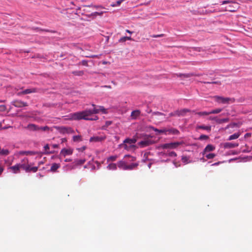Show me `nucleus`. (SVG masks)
<instances>
[{
	"instance_id": "6ab92c4d",
	"label": "nucleus",
	"mask_w": 252,
	"mask_h": 252,
	"mask_svg": "<svg viewBox=\"0 0 252 252\" xmlns=\"http://www.w3.org/2000/svg\"><path fill=\"white\" fill-rule=\"evenodd\" d=\"M150 144V142L148 140L141 141L138 143V145L141 147H146L147 146H149Z\"/></svg>"
},
{
	"instance_id": "1a4fd4ad",
	"label": "nucleus",
	"mask_w": 252,
	"mask_h": 252,
	"mask_svg": "<svg viewBox=\"0 0 252 252\" xmlns=\"http://www.w3.org/2000/svg\"><path fill=\"white\" fill-rule=\"evenodd\" d=\"M37 92V89L36 88H32V89H28L25 90L24 91L19 92L18 93V95H21L23 94H29L31 93H36Z\"/></svg>"
},
{
	"instance_id": "de8ad7c7",
	"label": "nucleus",
	"mask_w": 252,
	"mask_h": 252,
	"mask_svg": "<svg viewBox=\"0 0 252 252\" xmlns=\"http://www.w3.org/2000/svg\"><path fill=\"white\" fill-rule=\"evenodd\" d=\"M125 158H130V161H134L136 160V158L135 157H131L129 155H126L125 156Z\"/></svg>"
},
{
	"instance_id": "603ef678",
	"label": "nucleus",
	"mask_w": 252,
	"mask_h": 252,
	"mask_svg": "<svg viewBox=\"0 0 252 252\" xmlns=\"http://www.w3.org/2000/svg\"><path fill=\"white\" fill-rule=\"evenodd\" d=\"M103 13V12H95L92 14L93 15L96 16V15H99L101 16Z\"/></svg>"
},
{
	"instance_id": "6e6552de",
	"label": "nucleus",
	"mask_w": 252,
	"mask_h": 252,
	"mask_svg": "<svg viewBox=\"0 0 252 252\" xmlns=\"http://www.w3.org/2000/svg\"><path fill=\"white\" fill-rule=\"evenodd\" d=\"M12 104L14 106H15L16 107H18V108L28 106V103L27 102L22 101L21 100H18L13 101L12 102Z\"/></svg>"
},
{
	"instance_id": "37998d69",
	"label": "nucleus",
	"mask_w": 252,
	"mask_h": 252,
	"mask_svg": "<svg viewBox=\"0 0 252 252\" xmlns=\"http://www.w3.org/2000/svg\"><path fill=\"white\" fill-rule=\"evenodd\" d=\"M6 107L4 105H0V112H4L6 110Z\"/></svg>"
},
{
	"instance_id": "f03ea898",
	"label": "nucleus",
	"mask_w": 252,
	"mask_h": 252,
	"mask_svg": "<svg viewBox=\"0 0 252 252\" xmlns=\"http://www.w3.org/2000/svg\"><path fill=\"white\" fill-rule=\"evenodd\" d=\"M88 114L89 112L87 110L75 112L69 115V119L77 121L81 120L94 121L98 119V117L96 116H94V117H89Z\"/></svg>"
},
{
	"instance_id": "49530a36",
	"label": "nucleus",
	"mask_w": 252,
	"mask_h": 252,
	"mask_svg": "<svg viewBox=\"0 0 252 252\" xmlns=\"http://www.w3.org/2000/svg\"><path fill=\"white\" fill-rule=\"evenodd\" d=\"M164 36V34H157V35H151V37H153V38H157V37H163Z\"/></svg>"
},
{
	"instance_id": "4d7b16f0",
	"label": "nucleus",
	"mask_w": 252,
	"mask_h": 252,
	"mask_svg": "<svg viewBox=\"0 0 252 252\" xmlns=\"http://www.w3.org/2000/svg\"><path fill=\"white\" fill-rule=\"evenodd\" d=\"M3 170H4L3 167L2 165H0V176L3 172Z\"/></svg>"
},
{
	"instance_id": "052dcab7",
	"label": "nucleus",
	"mask_w": 252,
	"mask_h": 252,
	"mask_svg": "<svg viewBox=\"0 0 252 252\" xmlns=\"http://www.w3.org/2000/svg\"><path fill=\"white\" fill-rule=\"evenodd\" d=\"M231 1H229V0H224L222 2V4H226V3H230Z\"/></svg>"
},
{
	"instance_id": "a211bd4d",
	"label": "nucleus",
	"mask_w": 252,
	"mask_h": 252,
	"mask_svg": "<svg viewBox=\"0 0 252 252\" xmlns=\"http://www.w3.org/2000/svg\"><path fill=\"white\" fill-rule=\"evenodd\" d=\"M138 163H132L129 165L127 164L126 170H133V169L136 168L138 166Z\"/></svg>"
},
{
	"instance_id": "c03bdc74",
	"label": "nucleus",
	"mask_w": 252,
	"mask_h": 252,
	"mask_svg": "<svg viewBox=\"0 0 252 252\" xmlns=\"http://www.w3.org/2000/svg\"><path fill=\"white\" fill-rule=\"evenodd\" d=\"M208 136L207 135H201L199 137V139L200 140H204V139H207L208 138Z\"/></svg>"
},
{
	"instance_id": "79ce46f5",
	"label": "nucleus",
	"mask_w": 252,
	"mask_h": 252,
	"mask_svg": "<svg viewBox=\"0 0 252 252\" xmlns=\"http://www.w3.org/2000/svg\"><path fill=\"white\" fill-rule=\"evenodd\" d=\"M23 154L26 155H34L36 154V153L35 152H33V151H25V152H23Z\"/></svg>"
},
{
	"instance_id": "20e7f679",
	"label": "nucleus",
	"mask_w": 252,
	"mask_h": 252,
	"mask_svg": "<svg viewBox=\"0 0 252 252\" xmlns=\"http://www.w3.org/2000/svg\"><path fill=\"white\" fill-rule=\"evenodd\" d=\"M213 98L216 102L222 104H229L230 103H233L235 101L234 98L224 97L219 95L213 96Z\"/></svg>"
},
{
	"instance_id": "4468645a",
	"label": "nucleus",
	"mask_w": 252,
	"mask_h": 252,
	"mask_svg": "<svg viewBox=\"0 0 252 252\" xmlns=\"http://www.w3.org/2000/svg\"><path fill=\"white\" fill-rule=\"evenodd\" d=\"M215 149V147L212 145H208L204 149L203 154L204 155L205 153L209 152L214 151Z\"/></svg>"
},
{
	"instance_id": "0e129e2a",
	"label": "nucleus",
	"mask_w": 252,
	"mask_h": 252,
	"mask_svg": "<svg viewBox=\"0 0 252 252\" xmlns=\"http://www.w3.org/2000/svg\"><path fill=\"white\" fill-rule=\"evenodd\" d=\"M61 140H62V143L65 142H66V141H67L66 139V138H62V139H61Z\"/></svg>"
},
{
	"instance_id": "774afa93",
	"label": "nucleus",
	"mask_w": 252,
	"mask_h": 252,
	"mask_svg": "<svg viewBox=\"0 0 252 252\" xmlns=\"http://www.w3.org/2000/svg\"><path fill=\"white\" fill-rule=\"evenodd\" d=\"M126 32H128V33H130V34H131V33H132V32L130 31H129V30H126Z\"/></svg>"
},
{
	"instance_id": "4be33fe9",
	"label": "nucleus",
	"mask_w": 252,
	"mask_h": 252,
	"mask_svg": "<svg viewBox=\"0 0 252 252\" xmlns=\"http://www.w3.org/2000/svg\"><path fill=\"white\" fill-rule=\"evenodd\" d=\"M60 167V164L54 163L53 164H52L50 170L52 172H55Z\"/></svg>"
},
{
	"instance_id": "69168bd1",
	"label": "nucleus",
	"mask_w": 252,
	"mask_h": 252,
	"mask_svg": "<svg viewBox=\"0 0 252 252\" xmlns=\"http://www.w3.org/2000/svg\"><path fill=\"white\" fill-rule=\"evenodd\" d=\"M220 162H216L212 164L213 166L218 165L220 164Z\"/></svg>"
},
{
	"instance_id": "f704fd0d",
	"label": "nucleus",
	"mask_w": 252,
	"mask_h": 252,
	"mask_svg": "<svg viewBox=\"0 0 252 252\" xmlns=\"http://www.w3.org/2000/svg\"><path fill=\"white\" fill-rule=\"evenodd\" d=\"M199 116H207L210 115V112H199L195 113Z\"/></svg>"
},
{
	"instance_id": "4c0bfd02",
	"label": "nucleus",
	"mask_w": 252,
	"mask_h": 252,
	"mask_svg": "<svg viewBox=\"0 0 252 252\" xmlns=\"http://www.w3.org/2000/svg\"><path fill=\"white\" fill-rule=\"evenodd\" d=\"M169 116L170 117H173V116H179V112L178 110H176L173 112H171L169 114Z\"/></svg>"
},
{
	"instance_id": "58836bf2",
	"label": "nucleus",
	"mask_w": 252,
	"mask_h": 252,
	"mask_svg": "<svg viewBox=\"0 0 252 252\" xmlns=\"http://www.w3.org/2000/svg\"><path fill=\"white\" fill-rule=\"evenodd\" d=\"M99 112L101 111L103 114L107 113V109H106L103 106H99Z\"/></svg>"
},
{
	"instance_id": "cd10ccee",
	"label": "nucleus",
	"mask_w": 252,
	"mask_h": 252,
	"mask_svg": "<svg viewBox=\"0 0 252 252\" xmlns=\"http://www.w3.org/2000/svg\"><path fill=\"white\" fill-rule=\"evenodd\" d=\"M127 40H132V39L130 36H124V37H121L119 40V42H124L126 41Z\"/></svg>"
},
{
	"instance_id": "0eeeda50",
	"label": "nucleus",
	"mask_w": 252,
	"mask_h": 252,
	"mask_svg": "<svg viewBox=\"0 0 252 252\" xmlns=\"http://www.w3.org/2000/svg\"><path fill=\"white\" fill-rule=\"evenodd\" d=\"M106 138L105 135L94 136L90 138V141L94 142H101L104 140Z\"/></svg>"
},
{
	"instance_id": "ddd939ff",
	"label": "nucleus",
	"mask_w": 252,
	"mask_h": 252,
	"mask_svg": "<svg viewBox=\"0 0 252 252\" xmlns=\"http://www.w3.org/2000/svg\"><path fill=\"white\" fill-rule=\"evenodd\" d=\"M26 128L30 131H39V126L32 124L28 125Z\"/></svg>"
},
{
	"instance_id": "680f3d73",
	"label": "nucleus",
	"mask_w": 252,
	"mask_h": 252,
	"mask_svg": "<svg viewBox=\"0 0 252 252\" xmlns=\"http://www.w3.org/2000/svg\"><path fill=\"white\" fill-rule=\"evenodd\" d=\"M216 119H217L216 117H210L209 118V119L210 120H215L216 121Z\"/></svg>"
},
{
	"instance_id": "412c9836",
	"label": "nucleus",
	"mask_w": 252,
	"mask_h": 252,
	"mask_svg": "<svg viewBox=\"0 0 252 252\" xmlns=\"http://www.w3.org/2000/svg\"><path fill=\"white\" fill-rule=\"evenodd\" d=\"M140 111L136 110L133 111L131 113V116L133 119H136L138 116L140 115Z\"/></svg>"
},
{
	"instance_id": "864d4df0",
	"label": "nucleus",
	"mask_w": 252,
	"mask_h": 252,
	"mask_svg": "<svg viewBox=\"0 0 252 252\" xmlns=\"http://www.w3.org/2000/svg\"><path fill=\"white\" fill-rule=\"evenodd\" d=\"M153 115H158V116L164 115V114L163 113L159 112H155L153 113Z\"/></svg>"
},
{
	"instance_id": "7ed1b4c3",
	"label": "nucleus",
	"mask_w": 252,
	"mask_h": 252,
	"mask_svg": "<svg viewBox=\"0 0 252 252\" xmlns=\"http://www.w3.org/2000/svg\"><path fill=\"white\" fill-rule=\"evenodd\" d=\"M136 142V139L135 138H126L124 141L123 143L120 145V146L123 147L126 150H129L131 148H133L135 147L133 144Z\"/></svg>"
},
{
	"instance_id": "9b49d317",
	"label": "nucleus",
	"mask_w": 252,
	"mask_h": 252,
	"mask_svg": "<svg viewBox=\"0 0 252 252\" xmlns=\"http://www.w3.org/2000/svg\"><path fill=\"white\" fill-rule=\"evenodd\" d=\"M73 153V150L71 149H63L60 153L61 155H62L63 157H65L67 155H70Z\"/></svg>"
},
{
	"instance_id": "c85d7f7f",
	"label": "nucleus",
	"mask_w": 252,
	"mask_h": 252,
	"mask_svg": "<svg viewBox=\"0 0 252 252\" xmlns=\"http://www.w3.org/2000/svg\"><path fill=\"white\" fill-rule=\"evenodd\" d=\"M109 170H116L117 169V164L116 163H110L109 164L107 167Z\"/></svg>"
},
{
	"instance_id": "f8f14e48",
	"label": "nucleus",
	"mask_w": 252,
	"mask_h": 252,
	"mask_svg": "<svg viewBox=\"0 0 252 252\" xmlns=\"http://www.w3.org/2000/svg\"><path fill=\"white\" fill-rule=\"evenodd\" d=\"M239 146L238 143H233L231 142H226L224 144V148L226 149H230L237 147Z\"/></svg>"
},
{
	"instance_id": "7c9ffc66",
	"label": "nucleus",
	"mask_w": 252,
	"mask_h": 252,
	"mask_svg": "<svg viewBox=\"0 0 252 252\" xmlns=\"http://www.w3.org/2000/svg\"><path fill=\"white\" fill-rule=\"evenodd\" d=\"M167 132L169 133H172L174 134H178L179 133V130H178L177 129H175V128H171V129H167Z\"/></svg>"
},
{
	"instance_id": "39448f33",
	"label": "nucleus",
	"mask_w": 252,
	"mask_h": 252,
	"mask_svg": "<svg viewBox=\"0 0 252 252\" xmlns=\"http://www.w3.org/2000/svg\"><path fill=\"white\" fill-rule=\"evenodd\" d=\"M180 145V143L179 142H173L163 144L161 145V147L162 149H174Z\"/></svg>"
},
{
	"instance_id": "e2e57ef3",
	"label": "nucleus",
	"mask_w": 252,
	"mask_h": 252,
	"mask_svg": "<svg viewBox=\"0 0 252 252\" xmlns=\"http://www.w3.org/2000/svg\"><path fill=\"white\" fill-rule=\"evenodd\" d=\"M52 147L54 148H58L59 147V145L58 144H53V145H52Z\"/></svg>"
},
{
	"instance_id": "e433bc0d",
	"label": "nucleus",
	"mask_w": 252,
	"mask_h": 252,
	"mask_svg": "<svg viewBox=\"0 0 252 252\" xmlns=\"http://www.w3.org/2000/svg\"><path fill=\"white\" fill-rule=\"evenodd\" d=\"M189 158L187 156H182V161L183 162L185 163H188L190 162L189 161Z\"/></svg>"
},
{
	"instance_id": "c9c22d12",
	"label": "nucleus",
	"mask_w": 252,
	"mask_h": 252,
	"mask_svg": "<svg viewBox=\"0 0 252 252\" xmlns=\"http://www.w3.org/2000/svg\"><path fill=\"white\" fill-rule=\"evenodd\" d=\"M216 154L214 153L209 154L206 155V157L207 159H212L216 157Z\"/></svg>"
},
{
	"instance_id": "f257e3e1",
	"label": "nucleus",
	"mask_w": 252,
	"mask_h": 252,
	"mask_svg": "<svg viewBox=\"0 0 252 252\" xmlns=\"http://www.w3.org/2000/svg\"><path fill=\"white\" fill-rule=\"evenodd\" d=\"M20 168L25 170L26 172L35 173L38 170V167H31V164H29L28 159L25 158L20 163L9 167L10 171L15 174L20 173Z\"/></svg>"
},
{
	"instance_id": "6e6d98bb",
	"label": "nucleus",
	"mask_w": 252,
	"mask_h": 252,
	"mask_svg": "<svg viewBox=\"0 0 252 252\" xmlns=\"http://www.w3.org/2000/svg\"><path fill=\"white\" fill-rule=\"evenodd\" d=\"M111 124H112V122L111 121H106L105 122V126L107 127L111 125Z\"/></svg>"
},
{
	"instance_id": "8fccbe9b",
	"label": "nucleus",
	"mask_w": 252,
	"mask_h": 252,
	"mask_svg": "<svg viewBox=\"0 0 252 252\" xmlns=\"http://www.w3.org/2000/svg\"><path fill=\"white\" fill-rule=\"evenodd\" d=\"M117 158V156H111L108 158V160H111V161H115V160H116Z\"/></svg>"
},
{
	"instance_id": "a19ab883",
	"label": "nucleus",
	"mask_w": 252,
	"mask_h": 252,
	"mask_svg": "<svg viewBox=\"0 0 252 252\" xmlns=\"http://www.w3.org/2000/svg\"><path fill=\"white\" fill-rule=\"evenodd\" d=\"M49 129H50V128L48 126H43V127L39 126V130L48 131Z\"/></svg>"
},
{
	"instance_id": "a18cd8bd",
	"label": "nucleus",
	"mask_w": 252,
	"mask_h": 252,
	"mask_svg": "<svg viewBox=\"0 0 252 252\" xmlns=\"http://www.w3.org/2000/svg\"><path fill=\"white\" fill-rule=\"evenodd\" d=\"M193 75L192 73L183 74V77L184 78H189Z\"/></svg>"
},
{
	"instance_id": "09e8293b",
	"label": "nucleus",
	"mask_w": 252,
	"mask_h": 252,
	"mask_svg": "<svg viewBox=\"0 0 252 252\" xmlns=\"http://www.w3.org/2000/svg\"><path fill=\"white\" fill-rule=\"evenodd\" d=\"M168 156L169 157H176L177 154L175 152L172 151L169 153Z\"/></svg>"
},
{
	"instance_id": "338daca9",
	"label": "nucleus",
	"mask_w": 252,
	"mask_h": 252,
	"mask_svg": "<svg viewBox=\"0 0 252 252\" xmlns=\"http://www.w3.org/2000/svg\"><path fill=\"white\" fill-rule=\"evenodd\" d=\"M104 87L106 88H108V89H111V87L110 86H108V85L104 86Z\"/></svg>"
},
{
	"instance_id": "5701e85b",
	"label": "nucleus",
	"mask_w": 252,
	"mask_h": 252,
	"mask_svg": "<svg viewBox=\"0 0 252 252\" xmlns=\"http://www.w3.org/2000/svg\"><path fill=\"white\" fill-rule=\"evenodd\" d=\"M152 128L153 130H154L155 131L159 133L166 134V133L167 132V129H165V128L162 129H158L155 128L154 127H152Z\"/></svg>"
},
{
	"instance_id": "dca6fc26",
	"label": "nucleus",
	"mask_w": 252,
	"mask_h": 252,
	"mask_svg": "<svg viewBox=\"0 0 252 252\" xmlns=\"http://www.w3.org/2000/svg\"><path fill=\"white\" fill-rule=\"evenodd\" d=\"M87 111L89 112L88 116L89 117H92V115L93 114H97L99 112V109L94 108L93 110H87ZM93 116V117H94Z\"/></svg>"
},
{
	"instance_id": "473e14b6",
	"label": "nucleus",
	"mask_w": 252,
	"mask_h": 252,
	"mask_svg": "<svg viewBox=\"0 0 252 252\" xmlns=\"http://www.w3.org/2000/svg\"><path fill=\"white\" fill-rule=\"evenodd\" d=\"M86 160L84 159H77L75 161L76 165H82L84 164Z\"/></svg>"
},
{
	"instance_id": "2f4dec72",
	"label": "nucleus",
	"mask_w": 252,
	"mask_h": 252,
	"mask_svg": "<svg viewBox=\"0 0 252 252\" xmlns=\"http://www.w3.org/2000/svg\"><path fill=\"white\" fill-rule=\"evenodd\" d=\"M72 73L75 76H82L84 75L83 71H74L72 72Z\"/></svg>"
},
{
	"instance_id": "72a5a7b5",
	"label": "nucleus",
	"mask_w": 252,
	"mask_h": 252,
	"mask_svg": "<svg viewBox=\"0 0 252 252\" xmlns=\"http://www.w3.org/2000/svg\"><path fill=\"white\" fill-rule=\"evenodd\" d=\"M221 111H222V109L217 108V109H214V110H213L210 111V114H218V113H220V112H221Z\"/></svg>"
},
{
	"instance_id": "bf43d9fd",
	"label": "nucleus",
	"mask_w": 252,
	"mask_h": 252,
	"mask_svg": "<svg viewBox=\"0 0 252 252\" xmlns=\"http://www.w3.org/2000/svg\"><path fill=\"white\" fill-rule=\"evenodd\" d=\"M44 149H45V150L46 151H47V150H48L49 149V146L48 144H46L45 146H44Z\"/></svg>"
},
{
	"instance_id": "ea45409f",
	"label": "nucleus",
	"mask_w": 252,
	"mask_h": 252,
	"mask_svg": "<svg viewBox=\"0 0 252 252\" xmlns=\"http://www.w3.org/2000/svg\"><path fill=\"white\" fill-rule=\"evenodd\" d=\"M125 0H119L118 1H116V3H113L111 4V5L113 6V7H115V6H119L121 4V3L124 1Z\"/></svg>"
},
{
	"instance_id": "13d9d810",
	"label": "nucleus",
	"mask_w": 252,
	"mask_h": 252,
	"mask_svg": "<svg viewBox=\"0 0 252 252\" xmlns=\"http://www.w3.org/2000/svg\"><path fill=\"white\" fill-rule=\"evenodd\" d=\"M86 149V147L85 146H83L80 148H79L78 150L80 151L83 152Z\"/></svg>"
},
{
	"instance_id": "aec40b11",
	"label": "nucleus",
	"mask_w": 252,
	"mask_h": 252,
	"mask_svg": "<svg viewBox=\"0 0 252 252\" xmlns=\"http://www.w3.org/2000/svg\"><path fill=\"white\" fill-rule=\"evenodd\" d=\"M241 125H242V123H233L230 124L229 125H227L226 128H230V127L233 128L234 127H240V126H241Z\"/></svg>"
},
{
	"instance_id": "393cba45",
	"label": "nucleus",
	"mask_w": 252,
	"mask_h": 252,
	"mask_svg": "<svg viewBox=\"0 0 252 252\" xmlns=\"http://www.w3.org/2000/svg\"><path fill=\"white\" fill-rule=\"evenodd\" d=\"M229 121L228 118L224 119H216V123L219 124H220L223 123L228 122Z\"/></svg>"
},
{
	"instance_id": "a878e982",
	"label": "nucleus",
	"mask_w": 252,
	"mask_h": 252,
	"mask_svg": "<svg viewBox=\"0 0 252 252\" xmlns=\"http://www.w3.org/2000/svg\"><path fill=\"white\" fill-rule=\"evenodd\" d=\"M73 141L75 142H79L82 141V138L81 135H75L73 136Z\"/></svg>"
},
{
	"instance_id": "c756f323",
	"label": "nucleus",
	"mask_w": 252,
	"mask_h": 252,
	"mask_svg": "<svg viewBox=\"0 0 252 252\" xmlns=\"http://www.w3.org/2000/svg\"><path fill=\"white\" fill-rule=\"evenodd\" d=\"M9 151L7 149H1L0 151V155L7 156L9 154Z\"/></svg>"
},
{
	"instance_id": "423d86ee",
	"label": "nucleus",
	"mask_w": 252,
	"mask_h": 252,
	"mask_svg": "<svg viewBox=\"0 0 252 252\" xmlns=\"http://www.w3.org/2000/svg\"><path fill=\"white\" fill-rule=\"evenodd\" d=\"M57 129L60 132L63 134L74 133V130L70 127L61 126L58 127Z\"/></svg>"
},
{
	"instance_id": "5fc2aeb1",
	"label": "nucleus",
	"mask_w": 252,
	"mask_h": 252,
	"mask_svg": "<svg viewBox=\"0 0 252 252\" xmlns=\"http://www.w3.org/2000/svg\"><path fill=\"white\" fill-rule=\"evenodd\" d=\"M204 83H212V84H217L220 85L221 83L220 82L216 81V82H204Z\"/></svg>"
},
{
	"instance_id": "f3484780",
	"label": "nucleus",
	"mask_w": 252,
	"mask_h": 252,
	"mask_svg": "<svg viewBox=\"0 0 252 252\" xmlns=\"http://www.w3.org/2000/svg\"><path fill=\"white\" fill-rule=\"evenodd\" d=\"M241 135V133L238 132L237 133H235L232 135H231L229 136L228 140H232L234 139H237Z\"/></svg>"
},
{
	"instance_id": "b1692460",
	"label": "nucleus",
	"mask_w": 252,
	"mask_h": 252,
	"mask_svg": "<svg viewBox=\"0 0 252 252\" xmlns=\"http://www.w3.org/2000/svg\"><path fill=\"white\" fill-rule=\"evenodd\" d=\"M190 111V110L188 109H183L181 110H178L179 116H184L186 113Z\"/></svg>"
},
{
	"instance_id": "9d476101",
	"label": "nucleus",
	"mask_w": 252,
	"mask_h": 252,
	"mask_svg": "<svg viewBox=\"0 0 252 252\" xmlns=\"http://www.w3.org/2000/svg\"><path fill=\"white\" fill-rule=\"evenodd\" d=\"M238 8V3L236 2L233 3L232 4L229 5L225 7L226 10L230 12H234Z\"/></svg>"
},
{
	"instance_id": "bb28decb",
	"label": "nucleus",
	"mask_w": 252,
	"mask_h": 252,
	"mask_svg": "<svg viewBox=\"0 0 252 252\" xmlns=\"http://www.w3.org/2000/svg\"><path fill=\"white\" fill-rule=\"evenodd\" d=\"M197 129H203L204 130H206L207 131H211V126H197Z\"/></svg>"
},
{
	"instance_id": "2eb2a0df",
	"label": "nucleus",
	"mask_w": 252,
	"mask_h": 252,
	"mask_svg": "<svg viewBox=\"0 0 252 252\" xmlns=\"http://www.w3.org/2000/svg\"><path fill=\"white\" fill-rule=\"evenodd\" d=\"M118 166L119 168L125 170H126L127 163L125 161H120L118 162Z\"/></svg>"
},
{
	"instance_id": "3c124183",
	"label": "nucleus",
	"mask_w": 252,
	"mask_h": 252,
	"mask_svg": "<svg viewBox=\"0 0 252 252\" xmlns=\"http://www.w3.org/2000/svg\"><path fill=\"white\" fill-rule=\"evenodd\" d=\"M79 63L81 64L82 65H84V66H88V62L87 61H86V60H83Z\"/></svg>"
}]
</instances>
